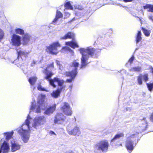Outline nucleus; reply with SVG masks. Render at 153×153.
Here are the masks:
<instances>
[{
	"label": "nucleus",
	"mask_w": 153,
	"mask_h": 153,
	"mask_svg": "<svg viewBox=\"0 0 153 153\" xmlns=\"http://www.w3.org/2000/svg\"><path fill=\"white\" fill-rule=\"evenodd\" d=\"M79 51L82 54L80 68H82L85 67L88 63L87 62V60L89 56L88 55L85 54V53H87L88 55L92 56H96L100 52V50L99 49L87 47L86 49L81 48L79 49Z\"/></svg>",
	"instance_id": "f257e3e1"
},
{
	"label": "nucleus",
	"mask_w": 153,
	"mask_h": 153,
	"mask_svg": "<svg viewBox=\"0 0 153 153\" xmlns=\"http://www.w3.org/2000/svg\"><path fill=\"white\" fill-rule=\"evenodd\" d=\"M13 133V131L11 132H6L4 133V137L7 141L10 140V141L11 144V150L12 152L16 151L19 149V145L17 144L14 139L12 138Z\"/></svg>",
	"instance_id": "423d86ee"
},
{
	"label": "nucleus",
	"mask_w": 153,
	"mask_h": 153,
	"mask_svg": "<svg viewBox=\"0 0 153 153\" xmlns=\"http://www.w3.org/2000/svg\"><path fill=\"white\" fill-rule=\"evenodd\" d=\"M109 146L108 140H101L94 145V152L99 151L101 153H105L108 151Z\"/></svg>",
	"instance_id": "39448f33"
},
{
	"label": "nucleus",
	"mask_w": 153,
	"mask_h": 153,
	"mask_svg": "<svg viewBox=\"0 0 153 153\" xmlns=\"http://www.w3.org/2000/svg\"><path fill=\"white\" fill-rule=\"evenodd\" d=\"M59 19V18L55 16V18L53 19L52 23L54 25H56V24H54V23H56L58 21Z\"/></svg>",
	"instance_id": "4c0bfd02"
},
{
	"label": "nucleus",
	"mask_w": 153,
	"mask_h": 153,
	"mask_svg": "<svg viewBox=\"0 0 153 153\" xmlns=\"http://www.w3.org/2000/svg\"><path fill=\"white\" fill-rule=\"evenodd\" d=\"M54 68V62H52L50 64H48L47 65V67L44 69L43 73L45 75L44 77V79H45L48 81H50L52 79H51V77L54 74L51 71H49L48 69L50 68Z\"/></svg>",
	"instance_id": "9d476101"
},
{
	"label": "nucleus",
	"mask_w": 153,
	"mask_h": 153,
	"mask_svg": "<svg viewBox=\"0 0 153 153\" xmlns=\"http://www.w3.org/2000/svg\"><path fill=\"white\" fill-rule=\"evenodd\" d=\"M46 122V118L44 116L38 117L35 119L33 126L36 128L38 126L44 124Z\"/></svg>",
	"instance_id": "f8f14e48"
},
{
	"label": "nucleus",
	"mask_w": 153,
	"mask_h": 153,
	"mask_svg": "<svg viewBox=\"0 0 153 153\" xmlns=\"http://www.w3.org/2000/svg\"><path fill=\"white\" fill-rule=\"evenodd\" d=\"M56 105L54 104L53 106H50L47 108L45 111L44 113L47 115H50L52 114L56 110Z\"/></svg>",
	"instance_id": "aec40b11"
},
{
	"label": "nucleus",
	"mask_w": 153,
	"mask_h": 153,
	"mask_svg": "<svg viewBox=\"0 0 153 153\" xmlns=\"http://www.w3.org/2000/svg\"><path fill=\"white\" fill-rule=\"evenodd\" d=\"M150 5V4H147L146 5H145V6H144V9H146L149 8Z\"/></svg>",
	"instance_id": "79ce46f5"
},
{
	"label": "nucleus",
	"mask_w": 153,
	"mask_h": 153,
	"mask_svg": "<svg viewBox=\"0 0 153 153\" xmlns=\"http://www.w3.org/2000/svg\"><path fill=\"white\" fill-rule=\"evenodd\" d=\"M141 33L140 30L138 31L136 36V42L137 43L140 41L142 39L141 37Z\"/></svg>",
	"instance_id": "5701e85b"
},
{
	"label": "nucleus",
	"mask_w": 153,
	"mask_h": 153,
	"mask_svg": "<svg viewBox=\"0 0 153 153\" xmlns=\"http://www.w3.org/2000/svg\"><path fill=\"white\" fill-rule=\"evenodd\" d=\"M124 134L123 133H121L119 134H116L114 137L111 140V142L114 141L115 140L120 139L121 137H123Z\"/></svg>",
	"instance_id": "4be33fe9"
},
{
	"label": "nucleus",
	"mask_w": 153,
	"mask_h": 153,
	"mask_svg": "<svg viewBox=\"0 0 153 153\" xmlns=\"http://www.w3.org/2000/svg\"><path fill=\"white\" fill-rule=\"evenodd\" d=\"M37 88L38 90L40 91H47L45 88L42 87V86L41 85V83H39L38 84Z\"/></svg>",
	"instance_id": "c756f323"
},
{
	"label": "nucleus",
	"mask_w": 153,
	"mask_h": 153,
	"mask_svg": "<svg viewBox=\"0 0 153 153\" xmlns=\"http://www.w3.org/2000/svg\"><path fill=\"white\" fill-rule=\"evenodd\" d=\"M72 39L74 40L75 39V35L73 33L68 32L64 36L61 37L60 39L61 40L66 39Z\"/></svg>",
	"instance_id": "6ab92c4d"
},
{
	"label": "nucleus",
	"mask_w": 153,
	"mask_h": 153,
	"mask_svg": "<svg viewBox=\"0 0 153 153\" xmlns=\"http://www.w3.org/2000/svg\"><path fill=\"white\" fill-rule=\"evenodd\" d=\"M149 18L153 22V17L152 16H149Z\"/></svg>",
	"instance_id": "49530a36"
},
{
	"label": "nucleus",
	"mask_w": 153,
	"mask_h": 153,
	"mask_svg": "<svg viewBox=\"0 0 153 153\" xmlns=\"http://www.w3.org/2000/svg\"><path fill=\"white\" fill-rule=\"evenodd\" d=\"M49 133V134L51 135L54 134L56 136V134H55V133L52 131H50Z\"/></svg>",
	"instance_id": "a19ab883"
},
{
	"label": "nucleus",
	"mask_w": 153,
	"mask_h": 153,
	"mask_svg": "<svg viewBox=\"0 0 153 153\" xmlns=\"http://www.w3.org/2000/svg\"><path fill=\"white\" fill-rule=\"evenodd\" d=\"M56 64L58 65H60V62L58 60H56Z\"/></svg>",
	"instance_id": "a18cd8bd"
},
{
	"label": "nucleus",
	"mask_w": 153,
	"mask_h": 153,
	"mask_svg": "<svg viewBox=\"0 0 153 153\" xmlns=\"http://www.w3.org/2000/svg\"><path fill=\"white\" fill-rule=\"evenodd\" d=\"M134 134L131 135L129 137V139L127 140L126 142V147L129 152H131L134 149V142L131 139L134 138Z\"/></svg>",
	"instance_id": "2eb2a0df"
},
{
	"label": "nucleus",
	"mask_w": 153,
	"mask_h": 153,
	"mask_svg": "<svg viewBox=\"0 0 153 153\" xmlns=\"http://www.w3.org/2000/svg\"><path fill=\"white\" fill-rule=\"evenodd\" d=\"M68 132L69 134L74 136H79L81 133L79 128L77 126L74 127L71 130H68Z\"/></svg>",
	"instance_id": "a211bd4d"
},
{
	"label": "nucleus",
	"mask_w": 153,
	"mask_h": 153,
	"mask_svg": "<svg viewBox=\"0 0 153 153\" xmlns=\"http://www.w3.org/2000/svg\"><path fill=\"white\" fill-rule=\"evenodd\" d=\"M48 81L50 85L54 88H55L56 87V85L55 84L54 82H56L57 83L58 86L59 87L56 90L53 91L52 96L55 98L58 97L59 96L61 92L65 89L66 86L63 85L64 82V81L58 77H54L53 79L50 80V81Z\"/></svg>",
	"instance_id": "f03ea898"
},
{
	"label": "nucleus",
	"mask_w": 153,
	"mask_h": 153,
	"mask_svg": "<svg viewBox=\"0 0 153 153\" xmlns=\"http://www.w3.org/2000/svg\"><path fill=\"white\" fill-rule=\"evenodd\" d=\"M55 16L59 19L63 17V14L60 11L57 10Z\"/></svg>",
	"instance_id": "7c9ffc66"
},
{
	"label": "nucleus",
	"mask_w": 153,
	"mask_h": 153,
	"mask_svg": "<svg viewBox=\"0 0 153 153\" xmlns=\"http://www.w3.org/2000/svg\"><path fill=\"white\" fill-rule=\"evenodd\" d=\"M18 132L19 133V130H18Z\"/></svg>",
	"instance_id": "603ef678"
},
{
	"label": "nucleus",
	"mask_w": 153,
	"mask_h": 153,
	"mask_svg": "<svg viewBox=\"0 0 153 153\" xmlns=\"http://www.w3.org/2000/svg\"><path fill=\"white\" fill-rule=\"evenodd\" d=\"M4 33L3 31L0 29V39H1L3 37Z\"/></svg>",
	"instance_id": "c9c22d12"
},
{
	"label": "nucleus",
	"mask_w": 153,
	"mask_h": 153,
	"mask_svg": "<svg viewBox=\"0 0 153 153\" xmlns=\"http://www.w3.org/2000/svg\"><path fill=\"white\" fill-rule=\"evenodd\" d=\"M61 111L66 115L71 116L72 114L71 107L69 104L67 102L63 103V105L60 108Z\"/></svg>",
	"instance_id": "9b49d317"
},
{
	"label": "nucleus",
	"mask_w": 153,
	"mask_h": 153,
	"mask_svg": "<svg viewBox=\"0 0 153 153\" xmlns=\"http://www.w3.org/2000/svg\"><path fill=\"white\" fill-rule=\"evenodd\" d=\"M16 33H19V28L17 29L16 30Z\"/></svg>",
	"instance_id": "de8ad7c7"
},
{
	"label": "nucleus",
	"mask_w": 153,
	"mask_h": 153,
	"mask_svg": "<svg viewBox=\"0 0 153 153\" xmlns=\"http://www.w3.org/2000/svg\"><path fill=\"white\" fill-rule=\"evenodd\" d=\"M143 120L145 121H146V117H143L142 119L141 120Z\"/></svg>",
	"instance_id": "09e8293b"
},
{
	"label": "nucleus",
	"mask_w": 153,
	"mask_h": 153,
	"mask_svg": "<svg viewBox=\"0 0 153 153\" xmlns=\"http://www.w3.org/2000/svg\"><path fill=\"white\" fill-rule=\"evenodd\" d=\"M64 6L65 7V9H70L71 10L73 9V7L69 1L67 2L64 4Z\"/></svg>",
	"instance_id": "393cba45"
},
{
	"label": "nucleus",
	"mask_w": 153,
	"mask_h": 153,
	"mask_svg": "<svg viewBox=\"0 0 153 153\" xmlns=\"http://www.w3.org/2000/svg\"><path fill=\"white\" fill-rule=\"evenodd\" d=\"M39 99L37 101V106L36 108V112L39 113L40 112L41 109H43L45 107V100L46 96L45 94H41L39 96Z\"/></svg>",
	"instance_id": "1a4fd4ad"
},
{
	"label": "nucleus",
	"mask_w": 153,
	"mask_h": 153,
	"mask_svg": "<svg viewBox=\"0 0 153 153\" xmlns=\"http://www.w3.org/2000/svg\"><path fill=\"white\" fill-rule=\"evenodd\" d=\"M139 20H140V21L141 22H142V20H141V19H139Z\"/></svg>",
	"instance_id": "3c124183"
},
{
	"label": "nucleus",
	"mask_w": 153,
	"mask_h": 153,
	"mask_svg": "<svg viewBox=\"0 0 153 153\" xmlns=\"http://www.w3.org/2000/svg\"><path fill=\"white\" fill-rule=\"evenodd\" d=\"M25 32L24 30L21 29L20 28V35H25V34H24Z\"/></svg>",
	"instance_id": "58836bf2"
},
{
	"label": "nucleus",
	"mask_w": 153,
	"mask_h": 153,
	"mask_svg": "<svg viewBox=\"0 0 153 153\" xmlns=\"http://www.w3.org/2000/svg\"><path fill=\"white\" fill-rule=\"evenodd\" d=\"M61 47V45L58 42L53 43L46 47V51L53 55H56L59 53L57 48Z\"/></svg>",
	"instance_id": "6e6552de"
},
{
	"label": "nucleus",
	"mask_w": 153,
	"mask_h": 153,
	"mask_svg": "<svg viewBox=\"0 0 153 153\" xmlns=\"http://www.w3.org/2000/svg\"><path fill=\"white\" fill-rule=\"evenodd\" d=\"M36 104H34L33 103H32L30 107V110L31 111H33V110H35V109H36Z\"/></svg>",
	"instance_id": "2f4dec72"
},
{
	"label": "nucleus",
	"mask_w": 153,
	"mask_h": 153,
	"mask_svg": "<svg viewBox=\"0 0 153 153\" xmlns=\"http://www.w3.org/2000/svg\"><path fill=\"white\" fill-rule=\"evenodd\" d=\"M76 20V19L75 18H73L72 19H71V20L69 21L68 22V23H71V22H72L73 21H74V20Z\"/></svg>",
	"instance_id": "37998d69"
},
{
	"label": "nucleus",
	"mask_w": 153,
	"mask_h": 153,
	"mask_svg": "<svg viewBox=\"0 0 153 153\" xmlns=\"http://www.w3.org/2000/svg\"><path fill=\"white\" fill-rule=\"evenodd\" d=\"M66 117L61 113H57L54 116V123L55 124H61L66 119Z\"/></svg>",
	"instance_id": "ddd939ff"
},
{
	"label": "nucleus",
	"mask_w": 153,
	"mask_h": 153,
	"mask_svg": "<svg viewBox=\"0 0 153 153\" xmlns=\"http://www.w3.org/2000/svg\"><path fill=\"white\" fill-rule=\"evenodd\" d=\"M30 122L28 119L25 121V123L22 124L20 128L22 139L25 143L27 142L29 138V124Z\"/></svg>",
	"instance_id": "20e7f679"
},
{
	"label": "nucleus",
	"mask_w": 153,
	"mask_h": 153,
	"mask_svg": "<svg viewBox=\"0 0 153 153\" xmlns=\"http://www.w3.org/2000/svg\"><path fill=\"white\" fill-rule=\"evenodd\" d=\"M70 16V14L68 12H65L64 18H67Z\"/></svg>",
	"instance_id": "72a5a7b5"
},
{
	"label": "nucleus",
	"mask_w": 153,
	"mask_h": 153,
	"mask_svg": "<svg viewBox=\"0 0 153 153\" xmlns=\"http://www.w3.org/2000/svg\"><path fill=\"white\" fill-rule=\"evenodd\" d=\"M66 47H63L62 48V50H65V49H66Z\"/></svg>",
	"instance_id": "8fccbe9b"
},
{
	"label": "nucleus",
	"mask_w": 153,
	"mask_h": 153,
	"mask_svg": "<svg viewBox=\"0 0 153 153\" xmlns=\"http://www.w3.org/2000/svg\"><path fill=\"white\" fill-rule=\"evenodd\" d=\"M12 41L13 45L15 46V48L17 53L18 59L15 60L12 63L15 64V65L19 67V61L18 58L19 57V51H18V48L19 46V36L16 34H13L12 39Z\"/></svg>",
	"instance_id": "0eeeda50"
},
{
	"label": "nucleus",
	"mask_w": 153,
	"mask_h": 153,
	"mask_svg": "<svg viewBox=\"0 0 153 153\" xmlns=\"http://www.w3.org/2000/svg\"><path fill=\"white\" fill-rule=\"evenodd\" d=\"M149 8L148 11L153 13V5L150 4Z\"/></svg>",
	"instance_id": "473e14b6"
},
{
	"label": "nucleus",
	"mask_w": 153,
	"mask_h": 153,
	"mask_svg": "<svg viewBox=\"0 0 153 153\" xmlns=\"http://www.w3.org/2000/svg\"><path fill=\"white\" fill-rule=\"evenodd\" d=\"M28 53L27 52L20 51V57L22 59L23 58H26L28 55Z\"/></svg>",
	"instance_id": "cd10ccee"
},
{
	"label": "nucleus",
	"mask_w": 153,
	"mask_h": 153,
	"mask_svg": "<svg viewBox=\"0 0 153 153\" xmlns=\"http://www.w3.org/2000/svg\"><path fill=\"white\" fill-rule=\"evenodd\" d=\"M146 85L148 90L151 92L153 90V82L152 83H147Z\"/></svg>",
	"instance_id": "c85d7f7f"
},
{
	"label": "nucleus",
	"mask_w": 153,
	"mask_h": 153,
	"mask_svg": "<svg viewBox=\"0 0 153 153\" xmlns=\"http://www.w3.org/2000/svg\"><path fill=\"white\" fill-rule=\"evenodd\" d=\"M72 41H68L65 42V45L69 46L73 48H78L79 47V46L77 44V42L74 40Z\"/></svg>",
	"instance_id": "412c9836"
},
{
	"label": "nucleus",
	"mask_w": 153,
	"mask_h": 153,
	"mask_svg": "<svg viewBox=\"0 0 153 153\" xmlns=\"http://www.w3.org/2000/svg\"><path fill=\"white\" fill-rule=\"evenodd\" d=\"M59 19V18L55 16V18L53 19L52 23L54 25H56V24H54V23H56L58 21Z\"/></svg>",
	"instance_id": "e433bc0d"
},
{
	"label": "nucleus",
	"mask_w": 153,
	"mask_h": 153,
	"mask_svg": "<svg viewBox=\"0 0 153 153\" xmlns=\"http://www.w3.org/2000/svg\"><path fill=\"white\" fill-rule=\"evenodd\" d=\"M79 65L78 62L74 61L69 65V69L71 71H66L64 73V75L66 77H70V79H67L66 80L67 82L71 83L77 76L78 73V67Z\"/></svg>",
	"instance_id": "7ed1b4c3"
},
{
	"label": "nucleus",
	"mask_w": 153,
	"mask_h": 153,
	"mask_svg": "<svg viewBox=\"0 0 153 153\" xmlns=\"http://www.w3.org/2000/svg\"><path fill=\"white\" fill-rule=\"evenodd\" d=\"M37 80V78L36 76H32L30 77L28 81L29 83L32 85H34Z\"/></svg>",
	"instance_id": "b1692460"
},
{
	"label": "nucleus",
	"mask_w": 153,
	"mask_h": 153,
	"mask_svg": "<svg viewBox=\"0 0 153 153\" xmlns=\"http://www.w3.org/2000/svg\"><path fill=\"white\" fill-rule=\"evenodd\" d=\"M2 150L3 153H8L10 150V146L9 144L3 139L0 141V153H1Z\"/></svg>",
	"instance_id": "4468645a"
},
{
	"label": "nucleus",
	"mask_w": 153,
	"mask_h": 153,
	"mask_svg": "<svg viewBox=\"0 0 153 153\" xmlns=\"http://www.w3.org/2000/svg\"><path fill=\"white\" fill-rule=\"evenodd\" d=\"M149 119L150 121L153 122V112L150 115Z\"/></svg>",
	"instance_id": "ea45409f"
},
{
	"label": "nucleus",
	"mask_w": 153,
	"mask_h": 153,
	"mask_svg": "<svg viewBox=\"0 0 153 153\" xmlns=\"http://www.w3.org/2000/svg\"><path fill=\"white\" fill-rule=\"evenodd\" d=\"M149 79V75L147 73L142 74H140L137 77V82L138 84L141 85L143 84V80L144 82H146Z\"/></svg>",
	"instance_id": "dca6fc26"
},
{
	"label": "nucleus",
	"mask_w": 153,
	"mask_h": 153,
	"mask_svg": "<svg viewBox=\"0 0 153 153\" xmlns=\"http://www.w3.org/2000/svg\"><path fill=\"white\" fill-rule=\"evenodd\" d=\"M31 38V36L27 33H26L25 35L22 36L21 39L20 36V45L21 43L23 45L27 44L30 41Z\"/></svg>",
	"instance_id": "f3484780"
},
{
	"label": "nucleus",
	"mask_w": 153,
	"mask_h": 153,
	"mask_svg": "<svg viewBox=\"0 0 153 153\" xmlns=\"http://www.w3.org/2000/svg\"><path fill=\"white\" fill-rule=\"evenodd\" d=\"M134 59V56H132L128 60V62L130 64L131 63Z\"/></svg>",
	"instance_id": "f704fd0d"
},
{
	"label": "nucleus",
	"mask_w": 153,
	"mask_h": 153,
	"mask_svg": "<svg viewBox=\"0 0 153 153\" xmlns=\"http://www.w3.org/2000/svg\"><path fill=\"white\" fill-rule=\"evenodd\" d=\"M141 68L140 67H135L131 68L130 71L132 72H140L141 71Z\"/></svg>",
	"instance_id": "a878e982"
},
{
	"label": "nucleus",
	"mask_w": 153,
	"mask_h": 153,
	"mask_svg": "<svg viewBox=\"0 0 153 153\" xmlns=\"http://www.w3.org/2000/svg\"><path fill=\"white\" fill-rule=\"evenodd\" d=\"M141 29L145 36H149L151 33V31L150 30L146 29L143 27H141Z\"/></svg>",
	"instance_id": "bb28decb"
},
{
	"label": "nucleus",
	"mask_w": 153,
	"mask_h": 153,
	"mask_svg": "<svg viewBox=\"0 0 153 153\" xmlns=\"http://www.w3.org/2000/svg\"><path fill=\"white\" fill-rule=\"evenodd\" d=\"M132 1L133 0H123L124 2H130Z\"/></svg>",
	"instance_id": "c03bdc74"
}]
</instances>
